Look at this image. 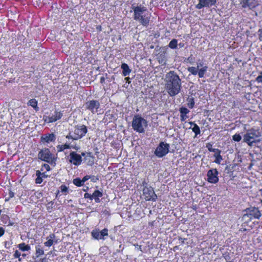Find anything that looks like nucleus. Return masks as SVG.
<instances>
[{
	"instance_id": "1",
	"label": "nucleus",
	"mask_w": 262,
	"mask_h": 262,
	"mask_svg": "<svg viewBox=\"0 0 262 262\" xmlns=\"http://www.w3.org/2000/svg\"><path fill=\"white\" fill-rule=\"evenodd\" d=\"M164 81L166 91L170 96H175L180 92L181 79L174 71H170L166 74Z\"/></svg>"
},
{
	"instance_id": "2",
	"label": "nucleus",
	"mask_w": 262,
	"mask_h": 262,
	"mask_svg": "<svg viewBox=\"0 0 262 262\" xmlns=\"http://www.w3.org/2000/svg\"><path fill=\"white\" fill-rule=\"evenodd\" d=\"M261 134L259 129L251 128L247 130L243 136V142L249 146L252 147L259 144L261 140Z\"/></svg>"
},
{
	"instance_id": "3",
	"label": "nucleus",
	"mask_w": 262,
	"mask_h": 262,
	"mask_svg": "<svg viewBox=\"0 0 262 262\" xmlns=\"http://www.w3.org/2000/svg\"><path fill=\"white\" fill-rule=\"evenodd\" d=\"M134 11V19L139 21L143 26L148 25L150 16L146 7L140 5L137 6H133Z\"/></svg>"
},
{
	"instance_id": "4",
	"label": "nucleus",
	"mask_w": 262,
	"mask_h": 262,
	"mask_svg": "<svg viewBox=\"0 0 262 262\" xmlns=\"http://www.w3.org/2000/svg\"><path fill=\"white\" fill-rule=\"evenodd\" d=\"M147 126V122L143 118L139 115H135L133 119L132 127L137 132L143 133L145 132V128Z\"/></svg>"
},
{
	"instance_id": "5",
	"label": "nucleus",
	"mask_w": 262,
	"mask_h": 262,
	"mask_svg": "<svg viewBox=\"0 0 262 262\" xmlns=\"http://www.w3.org/2000/svg\"><path fill=\"white\" fill-rule=\"evenodd\" d=\"M87 131V128L84 125H77L75 127L73 134L72 135L71 133H70L66 138L74 140H78L84 136Z\"/></svg>"
},
{
	"instance_id": "6",
	"label": "nucleus",
	"mask_w": 262,
	"mask_h": 262,
	"mask_svg": "<svg viewBox=\"0 0 262 262\" xmlns=\"http://www.w3.org/2000/svg\"><path fill=\"white\" fill-rule=\"evenodd\" d=\"M38 157L41 160L49 163L53 166L55 165L56 158L48 148L40 150L38 152Z\"/></svg>"
},
{
	"instance_id": "7",
	"label": "nucleus",
	"mask_w": 262,
	"mask_h": 262,
	"mask_svg": "<svg viewBox=\"0 0 262 262\" xmlns=\"http://www.w3.org/2000/svg\"><path fill=\"white\" fill-rule=\"evenodd\" d=\"M169 147V144L161 142L157 147L154 154L158 158L163 157L168 153Z\"/></svg>"
},
{
	"instance_id": "8",
	"label": "nucleus",
	"mask_w": 262,
	"mask_h": 262,
	"mask_svg": "<svg viewBox=\"0 0 262 262\" xmlns=\"http://www.w3.org/2000/svg\"><path fill=\"white\" fill-rule=\"evenodd\" d=\"M244 211L246 213L244 214V216H247L250 220L253 219H259L261 216L260 211L259 210L258 208L255 207L251 206L246 208Z\"/></svg>"
},
{
	"instance_id": "9",
	"label": "nucleus",
	"mask_w": 262,
	"mask_h": 262,
	"mask_svg": "<svg viewBox=\"0 0 262 262\" xmlns=\"http://www.w3.org/2000/svg\"><path fill=\"white\" fill-rule=\"evenodd\" d=\"M242 9H248L253 11L259 5L258 0H239Z\"/></svg>"
},
{
	"instance_id": "10",
	"label": "nucleus",
	"mask_w": 262,
	"mask_h": 262,
	"mask_svg": "<svg viewBox=\"0 0 262 262\" xmlns=\"http://www.w3.org/2000/svg\"><path fill=\"white\" fill-rule=\"evenodd\" d=\"M91 235L92 237L97 240L99 239H105V237L108 236V229L107 228H104L101 231H99V229H94L91 232Z\"/></svg>"
},
{
	"instance_id": "11",
	"label": "nucleus",
	"mask_w": 262,
	"mask_h": 262,
	"mask_svg": "<svg viewBox=\"0 0 262 262\" xmlns=\"http://www.w3.org/2000/svg\"><path fill=\"white\" fill-rule=\"evenodd\" d=\"M143 195L146 200L156 201L157 196L155 194L154 189L151 187H145L143 190Z\"/></svg>"
},
{
	"instance_id": "12",
	"label": "nucleus",
	"mask_w": 262,
	"mask_h": 262,
	"mask_svg": "<svg viewBox=\"0 0 262 262\" xmlns=\"http://www.w3.org/2000/svg\"><path fill=\"white\" fill-rule=\"evenodd\" d=\"M207 69L208 67L206 66L201 68L199 70H198V68L194 67H190L187 68V70L189 73L193 75H196L198 74L199 78H203L204 77Z\"/></svg>"
},
{
	"instance_id": "13",
	"label": "nucleus",
	"mask_w": 262,
	"mask_h": 262,
	"mask_svg": "<svg viewBox=\"0 0 262 262\" xmlns=\"http://www.w3.org/2000/svg\"><path fill=\"white\" fill-rule=\"evenodd\" d=\"M219 172L215 168L209 170L207 173V181L212 184H216L219 181Z\"/></svg>"
},
{
	"instance_id": "14",
	"label": "nucleus",
	"mask_w": 262,
	"mask_h": 262,
	"mask_svg": "<svg viewBox=\"0 0 262 262\" xmlns=\"http://www.w3.org/2000/svg\"><path fill=\"white\" fill-rule=\"evenodd\" d=\"M85 108L90 111L92 113L95 114L98 112L100 107V103L99 101L92 100L87 101L85 104Z\"/></svg>"
},
{
	"instance_id": "15",
	"label": "nucleus",
	"mask_w": 262,
	"mask_h": 262,
	"mask_svg": "<svg viewBox=\"0 0 262 262\" xmlns=\"http://www.w3.org/2000/svg\"><path fill=\"white\" fill-rule=\"evenodd\" d=\"M217 0H199V3L195 6L198 9H201L203 8H210L214 6L216 3Z\"/></svg>"
},
{
	"instance_id": "16",
	"label": "nucleus",
	"mask_w": 262,
	"mask_h": 262,
	"mask_svg": "<svg viewBox=\"0 0 262 262\" xmlns=\"http://www.w3.org/2000/svg\"><path fill=\"white\" fill-rule=\"evenodd\" d=\"M69 162L74 165H79L82 162V157L75 151H72L70 154Z\"/></svg>"
},
{
	"instance_id": "17",
	"label": "nucleus",
	"mask_w": 262,
	"mask_h": 262,
	"mask_svg": "<svg viewBox=\"0 0 262 262\" xmlns=\"http://www.w3.org/2000/svg\"><path fill=\"white\" fill-rule=\"evenodd\" d=\"M62 116V113L61 112L55 111L54 114L51 116L48 117V121L49 122H54L60 119Z\"/></svg>"
},
{
	"instance_id": "18",
	"label": "nucleus",
	"mask_w": 262,
	"mask_h": 262,
	"mask_svg": "<svg viewBox=\"0 0 262 262\" xmlns=\"http://www.w3.org/2000/svg\"><path fill=\"white\" fill-rule=\"evenodd\" d=\"M121 68L122 70V75L124 76L129 75L131 73V69H129L128 66L125 63H122L121 64Z\"/></svg>"
},
{
	"instance_id": "19",
	"label": "nucleus",
	"mask_w": 262,
	"mask_h": 262,
	"mask_svg": "<svg viewBox=\"0 0 262 262\" xmlns=\"http://www.w3.org/2000/svg\"><path fill=\"white\" fill-rule=\"evenodd\" d=\"M102 193L98 190H96L92 194V199H94L96 203L100 202V198L102 196Z\"/></svg>"
},
{
	"instance_id": "20",
	"label": "nucleus",
	"mask_w": 262,
	"mask_h": 262,
	"mask_svg": "<svg viewBox=\"0 0 262 262\" xmlns=\"http://www.w3.org/2000/svg\"><path fill=\"white\" fill-rule=\"evenodd\" d=\"M55 136L53 134H51L49 135H46L45 137H41V140L47 143L54 141L55 140Z\"/></svg>"
},
{
	"instance_id": "21",
	"label": "nucleus",
	"mask_w": 262,
	"mask_h": 262,
	"mask_svg": "<svg viewBox=\"0 0 262 262\" xmlns=\"http://www.w3.org/2000/svg\"><path fill=\"white\" fill-rule=\"evenodd\" d=\"M28 104L29 105L33 107L36 111L38 110V107H37V101L35 99H32L29 101L28 102Z\"/></svg>"
},
{
	"instance_id": "22",
	"label": "nucleus",
	"mask_w": 262,
	"mask_h": 262,
	"mask_svg": "<svg viewBox=\"0 0 262 262\" xmlns=\"http://www.w3.org/2000/svg\"><path fill=\"white\" fill-rule=\"evenodd\" d=\"M221 151L219 150V151H216L214 154V156L215 158V160H214V162L217 164H220L221 161L223 160L222 157L221 156Z\"/></svg>"
},
{
	"instance_id": "23",
	"label": "nucleus",
	"mask_w": 262,
	"mask_h": 262,
	"mask_svg": "<svg viewBox=\"0 0 262 262\" xmlns=\"http://www.w3.org/2000/svg\"><path fill=\"white\" fill-rule=\"evenodd\" d=\"M18 247L19 250L23 251H28L30 249V246L28 245H26L24 243L19 244Z\"/></svg>"
},
{
	"instance_id": "24",
	"label": "nucleus",
	"mask_w": 262,
	"mask_h": 262,
	"mask_svg": "<svg viewBox=\"0 0 262 262\" xmlns=\"http://www.w3.org/2000/svg\"><path fill=\"white\" fill-rule=\"evenodd\" d=\"M168 47L172 49H176L178 47V40L172 39L169 43Z\"/></svg>"
},
{
	"instance_id": "25",
	"label": "nucleus",
	"mask_w": 262,
	"mask_h": 262,
	"mask_svg": "<svg viewBox=\"0 0 262 262\" xmlns=\"http://www.w3.org/2000/svg\"><path fill=\"white\" fill-rule=\"evenodd\" d=\"M187 101L188 102L187 105L189 108H192L194 107L195 104L194 98H188L187 99Z\"/></svg>"
},
{
	"instance_id": "26",
	"label": "nucleus",
	"mask_w": 262,
	"mask_h": 262,
	"mask_svg": "<svg viewBox=\"0 0 262 262\" xmlns=\"http://www.w3.org/2000/svg\"><path fill=\"white\" fill-rule=\"evenodd\" d=\"M58 151H62L66 149H69L71 148L70 146L68 144H64L63 145H59L57 147Z\"/></svg>"
},
{
	"instance_id": "27",
	"label": "nucleus",
	"mask_w": 262,
	"mask_h": 262,
	"mask_svg": "<svg viewBox=\"0 0 262 262\" xmlns=\"http://www.w3.org/2000/svg\"><path fill=\"white\" fill-rule=\"evenodd\" d=\"M73 183L74 185L78 187L81 186L83 185V182H82L81 180L79 178L74 179L73 180Z\"/></svg>"
},
{
	"instance_id": "28",
	"label": "nucleus",
	"mask_w": 262,
	"mask_h": 262,
	"mask_svg": "<svg viewBox=\"0 0 262 262\" xmlns=\"http://www.w3.org/2000/svg\"><path fill=\"white\" fill-rule=\"evenodd\" d=\"M36 176H37V177L36 178V180H35V183L36 184H40L42 183V177H41V176H40V172L38 170L36 171Z\"/></svg>"
},
{
	"instance_id": "29",
	"label": "nucleus",
	"mask_w": 262,
	"mask_h": 262,
	"mask_svg": "<svg viewBox=\"0 0 262 262\" xmlns=\"http://www.w3.org/2000/svg\"><path fill=\"white\" fill-rule=\"evenodd\" d=\"M44 254V251L42 249L39 248V247H36V257H39Z\"/></svg>"
},
{
	"instance_id": "30",
	"label": "nucleus",
	"mask_w": 262,
	"mask_h": 262,
	"mask_svg": "<svg viewBox=\"0 0 262 262\" xmlns=\"http://www.w3.org/2000/svg\"><path fill=\"white\" fill-rule=\"evenodd\" d=\"M158 61L159 62L162 64H166V60L165 58L164 55L161 54L158 57Z\"/></svg>"
},
{
	"instance_id": "31",
	"label": "nucleus",
	"mask_w": 262,
	"mask_h": 262,
	"mask_svg": "<svg viewBox=\"0 0 262 262\" xmlns=\"http://www.w3.org/2000/svg\"><path fill=\"white\" fill-rule=\"evenodd\" d=\"M192 130L195 133V136L200 134L201 133L200 127L197 124L194 125V126L192 128Z\"/></svg>"
},
{
	"instance_id": "32",
	"label": "nucleus",
	"mask_w": 262,
	"mask_h": 262,
	"mask_svg": "<svg viewBox=\"0 0 262 262\" xmlns=\"http://www.w3.org/2000/svg\"><path fill=\"white\" fill-rule=\"evenodd\" d=\"M47 240L48 241L44 243L45 245L47 247L51 246L53 244L54 242H55L56 243H57V241H54V240H53L52 239H47Z\"/></svg>"
},
{
	"instance_id": "33",
	"label": "nucleus",
	"mask_w": 262,
	"mask_h": 262,
	"mask_svg": "<svg viewBox=\"0 0 262 262\" xmlns=\"http://www.w3.org/2000/svg\"><path fill=\"white\" fill-rule=\"evenodd\" d=\"M206 147L208 148V149L209 151L216 152V151H219V150L218 149L213 148L212 145L210 143H208L207 144Z\"/></svg>"
},
{
	"instance_id": "34",
	"label": "nucleus",
	"mask_w": 262,
	"mask_h": 262,
	"mask_svg": "<svg viewBox=\"0 0 262 262\" xmlns=\"http://www.w3.org/2000/svg\"><path fill=\"white\" fill-rule=\"evenodd\" d=\"M181 114L187 115L189 113V110L186 107H182L179 110Z\"/></svg>"
},
{
	"instance_id": "35",
	"label": "nucleus",
	"mask_w": 262,
	"mask_h": 262,
	"mask_svg": "<svg viewBox=\"0 0 262 262\" xmlns=\"http://www.w3.org/2000/svg\"><path fill=\"white\" fill-rule=\"evenodd\" d=\"M223 257L225 258L227 262H230L231 257L229 252H226L223 254Z\"/></svg>"
},
{
	"instance_id": "36",
	"label": "nucleus",
	"mask_w": 262,
	"mask_h": 262,
	"mask_svg": "<svg viewBox=\"0 0 262 262\" xmlns=\"http://www.w3.org/2000/svg\"><path fill=\"white\" fill-rule=\"evenodd\" d=\"M232 139L234 141L239 142L242 139V137L239 134H236L232 136Z\"/></svg>"
},
{
	"instance_id": "37",
	"label": "nucleus",
	"mask_w": 262,
	"mask_h": 262,
	"mask_svg": "<svg viewBox=\"0 0 262 262\" xmlns=\"http://www.w3.org/2000/svg\"><path fill=\"white\" fill-rule=\"evenodd\" d=\"M44 169L46 170L47 171L50 170V167L49 165H48V164H44L42 166V168H41V170L43 171Z\"/></svg>"
},
{
	"instance_id": "38",
	"label": "nucleus",
	"mask_w": 262,
	"mask_h": 262,
	"mask_svg": "<svg viewBox=\"0 0 262 262\" xmlns=\"http://www.w3.org/2000/svg\"><path fill=\"white\" fill-rule=\"evenodd\" d=\"M60 190L62 192L67 193L68 192V188L65 185H61L60 187Z\"/></svg>"
},
{
	"instance_id": "39",
	"label": "nucleus",
	"mask_w": 262,
	"mask_h": 262,
	"mask_svg": "<svg viewBox=\"0 0 262 262\" xmlns=\"http://www.w3.org/2000/svg\"><path fill=\"white\" fill-rule=\"evenodd\" d=\"M258 39L260 41H262V29H259L257 32Z\"/></svg>"
},
{
	"instance_id": "40",
	"label": "nucleus",
	"mask_w": 262,
	"mask_h": 262,
	"mask_svg": "<svg viewBox=\"0 0 262 262\" xmlns=\"http://www.w3.org/2000/svg\"><path fill=\"white\" fill-rule=\"evenodd\" d=\"M12 245V243L9 241H6L5 242V246L7 249H9L10 248L11 246Z\"/></svg>"
},
{
	"instance_id": "41",
	"label": "nucleus",
	"mask_w": 262,
	"mask_h": 262,
	"mask_svg": "<svg viewBox=\"0 0 262 262\" xmlns=\"http://www.w3.org/2000/svg\"><path fill=\"white\" fill-rule=\"evenodd\" d=\"M91 178L90 176H86L84 177L81 180L82 182L84 184V182H85L86 181H88L89 179H90Z\"/></svg>"
},
{
	"instance_id": "42",
	"label": "nucleus",
	"mask_w": 262,
	"mask_h": 262,
	"mask_svg": "<svg viewBox=\"0 0 262 262\" xmlns=\"http://www.w3.org/2000/svg\"><path fill=\"white\" fill-rule=\"evenodd\" d=\"M20 256V253L18 250H16L14 254V257L15 258H19Z\"/></svg>"
},
{
	"instance_id": "43",
	"label": "nucleus",
	"mask_w": 262,
	"mask_h": 262,
	"mask_svg": "<svg viewBox=\"0 0 262 262\" xmlns=\"http://www.w3.org/2000/svg\"><path fill=\"white\" fill-rule=\"evenodd\" d=\"M180 118L182 121H184L188 118V116L186 115L181 114Z\"/></svg>"
},
{
	"instance_id": "44",
	"label": "nucleus",
	"mask_w": 262,
	"mask_h": 262,
	"mask_svg": "<svg viewBox=\"0 0 262 262\" xmlns=\"http://www.w3.org/2000/svg\"><path fill=\"white\" fill-rule=\"evenodd\" d=\"M84 197L85 198H89L91 200H92V194L89 193H85L84 195Z\"/></svg>"
},
{
	"instance_id": "45",
	"label": "nucleus",
	"mask_w": 262,
	"mask_h": 262,
	"mask_svg": "<svg viewBox=\"0 0 262 262\" xmlns=\"http://www.w3.org/2000/svg\"><path fill=\"white\" fill-rule=\"evenodd\" d=\"M196 68H198V70H199L201 68L203 67V64L202 62H197L196 63Z\"/></svg>"
},
{
	"instance_id": "46",
	"label": "nucleus",
	"mask_w": 262,
	"mask_h": 262,
	"mask_svg": "<svg viewBox=\"0 0 262 262\" xmlns=\"http://www.w3.org/2000/svg\"><path fill=\"white\" fill-rule=\"evenodd\" d=\"M256 80L258 82H261L262 83V75L261 74L260 75H259L258 76H257L256 79Z\"/></svg>"
},
{
	"instance_id": "47",
	"label": "nucleus",
	"mask_w": 262,
	"mask_h": 262,
	"mask_svg": "<svg viewBox=\"0 0 262 262\" xmlns=\"http://www.w3.org/2000/svg\"><path fill=\"white\" fill-rule=\"evenodd\" d=\"M55 238V235L54 234H50L47 237V239H54Z\"/></svg>"
},
{
	"instance_id": "48",
	"label": "nucleus",
	"mask_w": 262,
	"mask_h": 262,
	"mask_svg": "<svg viewBox=\"0 0 262 262\" xmlns=\"http://www.w3.org/2000/svg\"><path fill=\"white\" fill-rule=\"evenodd\" d=\"M4 229L3 228L0 227V237L2 236L4 234Z\"/></svg>"
},
{
	"instance_id": "49",
	"label": "nucleus",
	"mask_w": 262,
	"mask_h": 262,
	"mask_svg": "<svg viewBox=\"0 0 262 262\" xmlns=\"http://www.w3.org/2000/svg\"><path fill=\"white\" fill-rule=\"evenodd\" d=\"M14 193L11 191H10L9 192V197L12 198L14 197Z\"/></svg>"
},
{
	"instance_id": "50",
	"label": "nucleus",
	"mask_w": 262,
	"mask_h": 262,
	"mask_svg": "<svg viewBox=\"0 0 262 262\" xmlns=\"http://www.w3.org/2000/svg\"><path fill=\"white\" fill-rule=\"evenodd\" d=\"M35 262H47L46 259L45 258H41L39 259L38 261H36Z\"/></svg>"
},
{
	"instance_id": "51",
	"label": "nucleus",
	"mask_w": 262,
	"mask_h": 262,
	"mask_svg": "<svg viewBox=\"0 0 262 262\" xmlns=\"http://www.w3.org/2000/svg\"><path fill=\"white\" fill-rule=\"evenodd\" d=\"M178 46H179V48H183L184 47V43L183 42H180L179 44L178 43Z\"/></svg>"
},
{
	"instance_id": "52",
	"label": "nucleus",
	"mask_w": 262,
	"mask_h": 262,
	"mask_svg": "<svg viewBox=\"0 0 262 262\" xmlns=\"http://www.w3.org/2000/svg\"><path fill=\"white\" fill-rule=\"evenodd\" d=\"M105 81V78L104 77H101L100 78V82L101 83H104Z\"/></svg>"
},
{
	"instance_id": "53",
	"label": "nucleus",
	"mask_w": 262,
	"mask_h": 262,
	"mask_svg": "<svg viewBox=\"0 0 262 262\" xmlns=\"http://www.w3.org/2000/svg\"><path fill=\"white\" fill-rule=\"evenodd\" d=\"M40 176H41V177H42V178H46V177H47V176L45 174V173H43H43H41V172H40Z\"/></svg>"
},
{
	"instance_id": "54",
	"label": "nucleus",
	"mask_w": 262,
	"mask_h": 262,
	"mask_svg": "<svg viewBox=\"0 0 262 262\" xmlns=\"http://www.w3.org/2000/svg\"><path fill=\"white\" fill-rule=\"evenodd\" d=\"M125 80L128 83H129L130 82V81H129L130 80V78L129 77H125Z\"/></svg>"
},
{
	"instance_id": "55",
	"label": "nucleus",
	"mask_w": 262,
	"mask_h": 262,
	"mask_svg": "<svg viewBox=\"0 0 262 262\" xmlns=\"http://www.w3.org/2000/svg\"><path fill=\"white\" fill-rule=\"evenodd\" d=\"M189 124L191 125V126H194L195 124H196L194 122H189Z\"/></svg>"
},
{
	"instance_id": "56",
	"label": "nucleus",
	"mask_w": 262,
	"mask_h": 262,
	"mask_svg": "<svg viewBox=\"0 0 262 262\" xmlns=\"http://www.w3.org/2000/svg\"><path fill=\"white\" fill-rule=\"evenodd\" d=\"M10 198H10V197L8 198H6V199H5V201H8L10 199Z\"/></svg>"
},
{
	"instance_id": "57",
	"label": "nucleus",
	"mask_w": 262,
	"mask_h": 262,
	"mask_svg": "<svg viewBox=\"0 0 262 262\" xmlns=\"http://www.w3.org/2000/svg\"><path fill=\"white\" fill-rule=\"evenodd\" d=\"M81 156H85V153L84 152H82L81 153Z\"/></svg>"
},
{
	"instance_id": "58",
	"label": "nucleus",
	"mask_w": 262,
	"mask_h": 262,
	"mask_svg": "<svg viewBox=\"0 0 262 262\" xmlns=\"http://www.w3.org/2000/svg\"><path fill=\"white\" fill-rule=\"evenodd\" d=\"M88 155H89L90 157H92L91 154L90 152L88 153Z\"/></svg>"
},
{
	"instance_id": "59",
	"label": "nucleus",
	"mask_w": 262,
	"mask_h": 262,
	"mask_svg": "<svg viewBox=\"0 0 262 262\" xmlns=\"http://www.w3.org/2000/svg\"><path fill=\"white\" fill-rule=\"evenodd\" d=\"M259 107H260L261 111H262V106H259Z\"/></svg>"
},
{
	"instance_id": "60",
	"label": "nucleus",
	"mask_w": 262,
	"mask_h": 262,
	"mask_svg": "<svg viewBox=\"0 0 262 262\" xmlns=\"http://www.w3.org/2000/svg\"><path fill=\"white\" fill-rule=\"evenodd\" d=\"M190 57H188V60H191V59H190Z\"/></svg>"
},
{
	"instance_id": "61",
	"label": "nucleus",
	"mask_w": 262,
	"mask_h": 262,
	"mask_svg": "<svg viewBox=\"0 0 262 262\" xmlns=\"http://www.w3.org/2000/svg\"><path fill=\"white\" fill-rule=\"evenodd\" d=\"M190 57H188V60H191V59H190Z\"/></svg>"
},
{
	"instance_id": "62",
	"label": "nucleus",
	"mask_w": 262,
	"mask_h": 262,
	"mask_svg": "<svg viewBox=\"0 0 262 262\" xmlns=\"http://www.w3.org/2000/svg\"><path fill=\"white\" fill-rule=\"evenodd\" d=\"M93 163H94V162H92L90 164V165L93 164Z\"/></svg>"
}]
</instances>
